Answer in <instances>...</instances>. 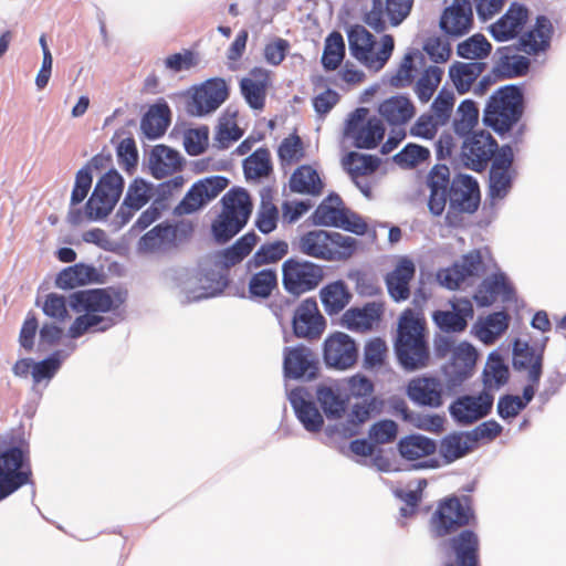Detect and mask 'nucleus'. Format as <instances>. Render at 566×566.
<instances>
[{
    "label": "nucleus",
    "instance_id": "nucleus-47",
    "mask_svg": "<svg viewBox=\"0 0 566 566\" xmlns=\"http://www.w3.org/2000/svg\"><path fill=\"white\" fill-rule=\"evenodd\" d=\"M483 389L491 391L494 386L500 389L507 384L510 378V369L505 364L504 358L496 350H493L486 360L485 367L482 373Z\"/></svg>",
    "mask_w": 566,
    "mask_h": 566
},
{
    "label": "nucleus",
    "instance_id": "nucleus-30",
    "mask_svg": "<svg viewBox=\"0 0 566 566\" xmlns=\"http://www.w3.org/2000/svg\"><path fill=\"white\" fill-rule=\"evenodd\" d=\"M449 546L454 553L455 564L447 563L444 566H480V542L473 531L463 530L449 539Z\"/></svg>",
    "mask_w": 566,
    "mask_h": 566
},
{
    "label": "nucleus",
    "instance_id": "nucleus-43",
    "mask_svg": "<svg viewBox=\"0 0 566 566\" xmlns=\"http://www.w3.org/2000/svg\"><path fill=\"white\" fill-rule=\"evenodd\" d=\"M437 443L433 439L420 433H412L399 440L397 449L400 455L408 460L415 461L422 457H428L437 451Z\"/></svg>",
    "mask_w": 566,
    "mask_h": 566
},
{
    "label": "nucleus",
    "instance_id": "nucleus-53",
    "mask_svg": "<svg viewBox=\"0 0 566 566\" xmlns=\"http://www.w3.org/2000/svg\"><path fill=\"white\" fill-rule=\"evenodd\" d=\"M272 170L271 155L268 148L260 147L243 160V172L248 180L269 177Z\"/></svg>",
    "mask_w": 566,
    "mask_h": 566
},
{
    "label": "nucleus",
    "instance_id": "nucleus-44",
    "mask_svg": "<svg viewBox=\"0 0 566 566\" xmlns=\"http://www.w3.org/2000/svg\"><path fill=\"white\" fill-rule=\"evenodd\" d=\"M290 190L294 193L318 196L324 185L317 171L308 165L300 166L290 178Z\"/></svg>",
    "mask_w": 566,
    "mask_h": 566
},
{
    "label": "nucleus",
    "instance_id": "nucleus-13",
    "mask_svg": "<svg viewBox=\"0 0 566 566\" xmlns=\"http://www.w3.org/2000/svg\"><path fill=\"white\" fill-rule=\"evenodd\" d=\"M494 395L483 389L478 395H462L449 406V413L459 426H470L486 418L493 408Z\"/></svg>",
    "mask_w": 566,
    "mask_h": 566
},
{
    "label": "nucleus",
    "instance_id": "nucleus-52",
    "mask_svg": "<svg viewBox=\"0 0 566 566\" xmlns=\"http://www.w3.org/2000/svg\"><path fill=\"white\" fill-rule=\"evenodd\" d=\"M510 323V315L504 312H493L482 322L474 324L476 336L484 343L493 342L497 336L502 335Z\"/></svg>",
    "mask_w": 566,
    "mask_h": 566
},
{
    "label": "nucleus",
    "instance_id": "nucleus-59",
    "mask_svg": "<svg viewBox=\"0 0 566 566\" xmlns=\"http://www.w3.org/2000/svg\"><path fill=\"white\" fill-rule=\"evenodd\" d=\"M491 51L492 44L486 38H467L457 48L458 55L465 60L485 59Z\"/></svg>",
    "mask_w": 566,
    "mask_h": 566
},
{
    "label": "nucleus",
    "instance_id": "nucleus-21",
    "mask_svg": "<svg viewBox=\"0 0 566 566\" xmlns=\"http://www.w3.org/2000/svg\"><path fill=\"white\" fill-rule=\"evenodd\" d=\"M497 296H501L503 302H511L515 298V290L510 283L504 272L493 273L479 284L473 295V300L480 307L491 306Z\"/></svg>",
    "mask_w": 566,
    "mask_h": 566
},
{
    "label": "nucleus",
    "instance_id": "nucleus-4",
    "mask_svg": "<svg viewBox=\"0 0 566 566\" xmlns=\"http://www.w3.org/2000/svg\"><path fill=\"white\" fill-rule=\"evenodd\" d=\"M221 212L211 223V235L217 244L230 242L247 226L253 209L249 192L241 187L231 188L221 198Z\"/></svg>",
    "mask_w": 566,
    "mask_h": 566
},
{
    "label": "nucleus",
    "instance_id": "nucleus-27",
    "mask_svg": "<svg viewBox=\"0 0 566 566\" xmlns=\"http://www.w3.org/2000/svg\"><path fill=\"white\" fill-rule=\"evenodd\" d=\"M270 86L269 71L263 67H253L248 77L240 81V92L245 103L252 109H263L266 91Z\"/></svg>",
    "mask_w": 566,
    "mask_h": 566
},
{
    "label": "nucleus",
    "instance_id": "nucleus-14",
    "mask_svg": "<svg viewBox=\"0 0 566 566\" xmlns=\"http://www.w3.org/2000/svg\"><path fill=\"white\" fill-rule=\"evenodd\" d=\"M228 185L229 179L219 175L196 181L175 207L174 213L176 216H184L197 212L223 191Z\"/></svg>",
    "mask_w": 566,
    "mask_h": 566
},
{
    "label": "nucleus",
    "instance_id": "nucleus-34",
    "mask_svg": "<svg viewBox=\"0 0 566 566\" xmlns=\"http://www.w3.org/2000/svg\"><path fill=\"white\" fill-rule=\"evenodd\" d=\"M379 115L391 126H400L408 123L416 113V108L406 95H395L378 106Z\"/></svg>",
    "mask_w": 566,
    "mask_h": 566
},
{
    "label": "nucleus",
    "instance_id": "nucleus-60",
    "mask_svg": "<svg viewBox=\"0 0 566 566\" xmlns=\"http://www.w3.org/2000/svg\"><path fill=\"white\" fill-rule=\"evenodd\" d=\"M138 251L143 253L155 252L170 247L167 230L163 222L155 226L138 240Z\"/></svg>",
    "mask_w": 566,
    "mask_h": 566
},
{
    "label": "nucleus",
    "instance_id": "nucleus-3",
    "mask_svg": "<svg viewBox=\"0 0 566 566\" xmlns=\"http://www.w3.org/2000/svg\"><path fill=\"white\" fill-rule=\"evenodd\" d=\"M524 112L523 86L506 84L489 96L483 109L482 122L500 137H504L520 124Z\"/></svg>",
    "mask_w": 566,
    "mask_h": 566
},
{
    "label": "nucleus",
    "instance_id": "nucleus-56",
    "mask_svg": "<svg viewBox=\"0 0 566 566\" xmlns=\"http://www.w3.org/2000/svg\"><path fill=\"white\" fill-rule=\"evenodd\" d=\"M358 241L349 235L329 231L328 247H331V261H346L357 250Z\"/></svg>",
    "mask_w": 566,
    "mask_h": 566
},
{
    "label": "nucleus",
    "instance_id": "nucleus-45",
    "mask_svg": "<svg viewBox=\"0 0 566 566\" xmlns=\"http://www.w3.org/2000/svg\"><path fill=\"white\" fill-rule=\"evenodd\" d=\"M321 301L328 315L342 312L352 298V294L342 280L325 285L319 292Z\"/></svg>",
    "mask_w": 566,
    "mask_h": 566
},
{
    "label": "nucleus",
    "instance_id": "nucleus-36",
    "mask_svg": "<svg viewBox=\"0 0 566 566\" xmlns=\"http://www.w3.org/2000/svg\"><path fill=\"white\" fill-rule=\"evenodd\" d=\"M382 306L376 302H368L363 307H350L342 317V324L349 331H361L373 326L380 319Z\"/></svg>",
    "mask_w": 566,
    "mask_h": 566
},
{
    "label": "nucleus",
    "instance_id": "nucleus-8",
    "mask_svg": "<svg viewBox=\"0 0 566 566\" xmlns=\"http://www.w3.org/2000/svg\"><path fill=\"white\" fill-rule=\"evenodd\" d=\"M124 178L116 169H109L96 182L85 203V216L91 221L105 219L117 205L123 190Z\"/></svg>",
    "mask_w": 566,
    "mask_h": 566
},
{
    "label": "nucleus",
    "instance_id": "nucleus-20",
    "mask_svg": "<svg viewBox=\"0 0 566 566\" xmlns=\"http://www.w3.org/2000/svg\"><path fill=\"white\" fill-rule=\"evenodd\" d=\"M451 182L450 169L444 164L434 165L428 172L426 179L430 190L428 209L432 216L440 217L444 212Z\"/></svg>",
    "mask_w": 566,
    "mask_h": 566
},
{
    "label": "nucleus",
    "instance_id": "nucleus-11",
    "mask_svg": "<svg viewBox=\"0 0 566 566\" xmlns=\"http://www.w3.org/2000/svg\"><path fill=\"white\" fill-rule=\"evenodd\" d=\"M514 151L510 144L501 146L494 156L489 170L488 197L493 207L496 201L503 200L512 190L517 171L513 166Z\"/></svg>",
    "mask_w": 566,
    "mask_h": 566
},
{
    "label": "nucleus",
    "instance_id": "nucleus-38",
    "mask_svg": "<svg viewBox=\"0 0 566 566\" xmlns=\"http://www.w3.org/2000/svg\"><path fill=\"white\" fill-rule=\"evenodd\" d=\"M342 205L343 200L337 193H329L310 217L312 224L338 228L347 209L340 208Z\"/></svg>",
    "mask_w": 566,
    "mask_h": 566
},
{
    "label": "nucleus",
    "instance_id": "nucleus-55",
    "mask_svg": "<svg viewBox=\"0 0 566 566\" xmlns=\"http://www.w3.org/2000/svg\"><path fill=\"white\" fill-rule=\"evenodd\" d=\"M343 166L352 178L355 179L358 176L375 172L380 166V159L375 155L360 154L353 150L344 157Z\"/></svg>",
    "mask_w": 566,
    "mask_h": 566
},
{
    "label": "nucleus",
    "instance_id": "nucleus-9",
    "mask_svg": "<svg viewBox=\"0 0 566 566\" xmlns=\"http://www.w3.org/2000/svg\"><path fill=\"white\" fill-rule=\"evenodd\" d=\"M368 108L357 107L346 119L344 134L353 139V146L358 149L376 148L385 136V125L376 116H368Z\"/></svg>",
    "mask_w": 566,
    "mask_h": 566
},
{
    "label": "nucleus",
    "instance_id": "nucleus-51",
    "mask_svg": "<svg viewBox=\"0 0 566 566\" xmlns=\"http://www.w3.org/2000/svg\"><path fill=\"white\" fill-rule=\"evenodd\" d=\"M279 277L274 269H262L253 273L248 283V291L252 300H266L277 289Z\"/></svg>",
    "mask_w": 566,
    "mask_h": 566
},
{
    "label": "nucleus",
    "instance_id": "nucleus-17",
    "mask_svg": "<svg viewBox=\"0 0 566 566\" xmlns=\"http://www.w3.org/2000/svg\"><path fill=\"white\" fill-rule=\"evenodd\" d=\"M485 272L482 253L472 250L463 254L450 268L440 270L437 274L440 284L449 290H457L469 277H479Z\"/></svg>",
    "mask_w": 566,
    "mask_h": 566
},
{
    "label": "nucleus",
    "instance_id": "nucleus-49",
    "mask_svg": "<svg viewBox=\"0 0 566 566\" xmlns=\"http://www.w3.org/2000/svg\"><path fill=\"white\" fill-rule=\"evenodd\" d=\"M375 402L376 399L371 398L368 401L365 400L364 402L353 405L347 417V424L342 423L340 429H338L337 426L327 427L326 432L331 434L338 432L348 437L357 434V428L370 418V413L375 409Z\"/></svg>",
    "mask_w": 566,
    "mask_h": 566
},
{
    "label": "nucleus",
    "instance_id": "nucleus-16",
    "mask_svg": "<svg viewBox=\"0 0 566 566\" xmlns=\"http://www.w3.org/2000/svg\"><path fill=\"white\" fill-rule=\"evenodd\" d=\"M283 374L286 379L304 381L316 379L319 374L317 355L302 344L284 347Z\"/></svg>",
    "mask_w": 566,
    "mask_h": 566
},
{
    "label": "nucleus",
    "instance_id": "nucleus-12",
    "mask_svg": "<svg viewBox=\"0 0 566 566\" xmlns=\"http://www.w3.org/2000/svg\"><path fill=\"white\" fill-rule=\"evenodd\" d=\"M358 345L346 333L334 332L323 342L322 356L327 369L344 371L354 367L358 359Z\"/></svg>",
    "mask_w": 566,
    "mask_h": 566
},
{
    "label": "nucleus",
    "instance_id": "nucleus-6",
    "mask_svg": "<svg viewBox=\"0 0 566 566\" xmlns=\"http://www.w3.org/2000/svg\"><path fill=\"white\" fill-rule=\"evenodd\" d=\"M481 195L478 180L465 174L453 177L449 192V208L444 217L448 227L458 228L463 222L462 214L474 213L480 206Z\"/></svg>",
    "mask_w": 566,
    "mask_h": 566
},
{
    "label": "nucleus",
    "instance_id": "nucleus-40",
    "mask_svg": "<svg viewBox=\"0 0 566 566\" xmlns=\"http://www.w3.org/2000/svg\"><path fill=\"white\" fill-rule=\"evenodd\" d=\"M472 441L468 440L467 431H454L444 436L439 444V454L446 464L464 458L474 449Z\"/></svg>",
    "mask_w": 566,
    "mask_h": 566
},
{
    "label": "nucleus",
    "instance_id": "nucleus-1",
    "mask_svg": "<svg viewBox=\"0 0 566 566\" xmlns=\"http://www.w3.org/2000/svg\"><path fill=\"white\" fill-rule=\"evenodd\" d=\"M24 485H34L30 442L23 427L0 436V502Z\"/></svg>",
    "mask_w": 566,
    "mask_h": 566
},
{
    "label": "nucleus",
    "instance_id": "nucleus-22",
    "mask_svg": "<svg viewBox=\"0 0 566 566\" xmlns=\"http://www.w3.org/2000/svg\"><path fill=\"white\" fill-rule=\"evenodd\" d=\"M409 399L418 406L439 408L443 403V386L437 377L412 378L406 388Z\"/></svg>",
    "mask_w": 566,
    "mask_h": 566
},
{
    "label": "nucleus",
    "instance_id": "nucleus-23",
    "mask_svg": "<svg viewBox=\"0 0 566 566\" xmlns=\"http://www.w3.org/2000/svg\"><path fill=\"white\" fill-rule=\"evenodd\" d=\"M544 349L537 350L527 342L516 338L513 342V368L517 371L527 370L530 382H539L543 375Z\"/></svg>",
    "mask_w": 566,
    "mask_h": 566
},
{
    "label": "nucleus",
    "instance_id": "nucleus-57",
    "mask_svg": "<svg viewBox=\"0 0 566 566\" xmlns=\"http://www.w3.org/2000/svg\"><path fill=\"white\" fill-rule=\"evenodd\" d=\"M443 71L438 66H429L416 83L415 92L421 103H427L434 94Z\"/></svg>",
    "mask_w": 566,
    "mask_h": 566
},
{
    "label": "nucleus",
    "instance_id": "nucleus-39",
    "mask_svg": "<svg viewBox=\"0 0 566 566\" xmlns=\"http://www.w3.org/2000/svg\"><path fill=\"white\" fill-rule=\"evenodd\" d=\"M484 62H454L449 67V77L460 95L468 93L476 78L484 72Z\"/></svg>",
    "mask_w": 566,
    "mask_h": 566
},
{
    "label": "nucleus",
    "instance_id": "nucleus-5",
    "mask_svg": "<svg viewBox=\"0 0 566 566\" xmlns=\"http://www.w3.org/2000/svg\"><path fill=\"white\" fill-rule=\"evenodd\" d=\"M324 277L323 265L297 256L285 259L281 265L283 291L293 300L315 291Z\"/></svg>",
    "mask_w": 566,
    "mask_h": 566
},
{
    "label": "nucleus",
    "instance_id": "nucleus-29",
    "mask_svg": "<svg viewBox=\"0 0 566 566\" xmlns=\"http://www.w3.org/2000/svg\"><path fill=\"white\" fill-rule=\"evenodd\" d=\"M476 357L478 353L470 343L462 342L454 348L450 364L444 367V374L453 386L460 385L471 376Z\"/></svg>",
    "mask_w": 566,
    "mask_h": 566
},
{
    "label": "nucleus",
    "instance_id": "nucleus-63",
    "mask_svg": "<svg viewBox=\"0 0 566 566\" xmlns=\"http://www.w3.org/2000/svg\"><path fill=\"white\" fill-rule=\"evenodd\" d=\"M209 129L207 126H200L189 129L184 136L185 150L189 156H199L208 147Z\"/></svg>",
    "mask_w": 566,
    "mask_h": 566
},
{
    "label": "nucleus",
    "instance_id": "nucleus-42",
    "mask_svg": "<svg viewBox=\"0 0 566 566\" xmlns=\"http://www.w3.org/2000/svg\"><path fill=\"white\" fill-rule=\"evenodd\" d=\"M76 349V344L70 343L67 350L57 349L40 361H34L31 376L34 384L50 381L60 370L62 363Z\"/></svg>",
    "mask_w": 566,
    "mask_h": 566
},
{
    "label": "nucleus",
    "instance_id": "nucleus-10",
    "mask_svg": "<svg viewBox=\"0 0 566 566\" xmlns=\"http://www.w3.org/2000/svg\"><path fill=\"white\" fill-rule=\"evenodd\" d=\"M460 137L463 139L460 153L461 161L464 167L476 172L485 170L501 148L492 134L485 129Z\"/></svg>",
    "mask_w": 566,
    "mask_h": 566
},
{
    "label": "nucleus",
    "instance_id": "nucleus-50",
    "mask_svg": "<svg viewBox=\"0 0 566 566\" xmlns=\"http://www.w3.org/2000/svg\"><path fill=\"white\" fill-rule=\"evenodd\" d=\"M316 399L327 419L342 418L347 407V399L331 386L319 385L316 388Z\"/></svg>",
    "mask_w": 566,
    "mask_h": 566
},
{
    "label": "nucleus",
    "instance_id": "nucleus-32",
    "mask_svg": "<svg viewBox=\"0 0 566 566\" xmlns=\"http://www.w3.org/2000/svg\"><path fill=\"white\" fill-rule=\"evenodd\" d=\"M98 282L99 273L95 266L85 263H76L61 270L55 276L54 285L56 289L67 291Z\"/></svg>",
    "mask_w": 566,
    "mask_h": 566
},
{
    "label": "nucleus",
    "instance_id": "nucleus-54",
    "mask_svg": "<svg viewBox=\"0 0 566 566\" xmlns=\"http://www.w3.org/2000/svg\"><path fill=\"white\" fill-rule=\"evenodd\" d=\"M479 115L478 104L470 98L463 99L457 108V117L452 123L454 133L462 136L474 132L473 128L479 123Z\"/></svg>",
    "mask_w": 566,
    "mask_h": 566
},
{
    "label": "nucleus",
    "instance_id": "nucleus-48",
    "mask_svg": "<svg viewBox=\"0 0 566 566\" xmlns=\"http://www.w3.org/2000/svg\"><path fill=\"white\" fill-rule=\"evenodd\" d=\"M116 324L113 317L102 316L99 314H86L77 316L67 329V336L77 339L87 332H106Z\"/></svg>",
    "mask_w": 566,
    "mask_h": 566
},
{
    "label": "nucleus",
    "instance_id": "nucleus-33",
    "mask_svg": "<svg viewBox=\"0 0 566 566\" xmlns=\"http://www.w3.org/2000/svg\"><path fill=\"white\" fill-rule=\"evenodd\" d=\"M200 283L196 287H181V292L185 294L182 303L198 302L221 294L228 285V277L227 274L220 272L207 271L200 279Z\"/></svg>",
    "mask_w": 566,
    "mask_h": 566
},
{
    "label": "nucleus",
    "instance_id": "nucleus-25",
    "mask_svg": "<svg viewBox=\"0 0 566 566\" xmlns=\"http://www.w3.org/2000/svg\"><path fill=\"white\" fill-rule=\"evenodd\" d=\"M473 13L470 0H454L440 18V28L446 35H464L471 29Z\"/></svg>",
    "mask_w": 566,
    "mask_h": 566
},
{
    "label": "nucleus",
    "instance_id": "nucleus-62",
    "mask_svg": "<svg viewBox=\"0 0 566 566\" xmlns=\"http://www.w3.org/2000/svg\"><path fill=\"white\" fill-rule=\"evenodd\" d=\"M151 184L143 178H135L128 186L125 195V206L142 209L151 198Z\"/></svg>",
    "mask_w": 566,
    "mask_h": 566
},
{
    "label": "nucleus",
    "instance_id": "nucleus-26",
    "mask_svg": "<svg viewBox=\"0 0 566 566\" xmlns=\"http://www.w3.org/2000/svg\"><path fill=\"white\" fill-rule=\"evenodd\" d=\"M513 46L499 48L492 74L499 80H509L525 76L531 66L528 57L516 54Z\"/></svg>",
    "mask_w": 566,
    "mask_h": 566
},
{
    "label": "nucleus",
    "instance_id": "nucleus-61",
    "mask_svg": "<svg viewBox=\"0 0 566 566\" xmlns=\"http://www.w3.org/2000/svg\"><path fill=\"white\" fill-rule=\"evenodd\" d=\"M345 56L344 38H325L322 65L326 71H335Z\"/></svg>",
    "mask_w": 566,
    "mask_h": 566
},
{
    "label": "nucleus",
    "instance_id": "nucleus-2",
    "mask_svg": "<svg viewBox=\"0 0 566 566\" xmlns=\"http://www.w3.org/2000/svg\"><path fill=\"white\" fill-rule=\"evenodd\" d=\"M394 350L398 364L406 371H416L429 364L426 322L411 308L405 310L399 317Z\"/></svg>",
    "mask_w": 566,
    "mask_h": 566
},
{
    "label": "nucleus",
    "instance_id": "nucleus-64",
    "mask_svg": "<svg viewBox=\"0 0 566 566\" xmlns=\"http://www.w3.org/2000/svg\"><path fill=\"white\" fill-rule=\"evenodd\" d=\"M451 38H426L422 50L433 63H444L449 60L452 49Z\"/></svg>",
    "mask_w": 566,
    "mask_h": 566
},
{
    "label": "nucleus",
    "instance_id": "nucleus-15",
    "mask_svg": "<svg viewBox=\"0 0 566 566\" xmlns=\"http://www.w3.org/2000/svg\"><path fill=\"white\" fill-rule=\"evenodd\" d=\"M350 54L366 67L381 70L395 49V38H347Z\"/></svg>",
    "mask_w": 566,
    "mask_h": 566
},
{
    "label": "nucleus",
    "instance_id": "nucleus-28",
    "mask_svg": "<svg viewBox=\"0 0 566 566\" xmlns=\"http://www.w3.org/2000/svg\"><path fill=\"white\" fill-rule=\"evenodd\" d=\"M306 390L296 387L289 392V400L294 409L297 420L308 432H318L323 428L324 419L314 401L305 398Z\"/></svg>",
    "mask_w": 566,
    "mask_h": 566
},
{
    "label": "nucleus",
    "instance_id": "nucleus-18",
    "mask_svg": "<svg viewBox=\"0 0 566 566\" xmlns=\"http://www.w3.org/2000/svg\"><path fill=\"white\" fill-rule=\"evenodd\" d=\"M326 327L314 297L303 300L295 308L292 317L293 333L298 338H319Z\"/></svg>",
    "mask_w": 566,
    "mask_h": 566
},
{
    "label": "nucleus",
    "instance_id": "nucleus-19",
    "mask_svg": "<svg viewBox=\"0 0 566 566\" xmlns=\"http://www.w3.org/2000/svg\"><path fill=\"white\" fill-rule=\"evenodd\" d=\"M69 306L75 313L98 314L115 311L107 289L77 290L69 295Z\"/></svg>",
    "mask_w": 566,
    "mask_h": 566
},
{
    "label": "nucleus",
    "instance_id": "nucleus-58",
    "mask_svg": "<svg viewBox=\"0 0 566 566\" xmlns=\"http://www.w3.org/2000/svg\"><path fill=\"white\" fill-rule=\"evenodd\" d=\"M430 157V150L421 145L408 143L394 156V161L407 169H412Z\"/></svg>",
    "mask_w": 566,
    "mask_h": 566
},
{
    "label": "nucleus",
    "instance_id": "nucleus-35",
    "mask_svg": "<svg viewBox=\"0 0 566 566\" xmlns=\"http://www.w3.org/2000/svg\"><path fill=\"white\" fill-rule=\"evenodd\" d=\"M170 116L171 112L166 102L151 105L140 120V129L146 138L155 140L161 137L170 124Z\"/></svg>",
    "mask_w": 566,
    "mask_h": 566
},
{
    "label": "nucleus",
    "instance_id": "nucleus-7",
    "mask_svg": "<svg viewBox=\"0 0 566 566\" xmlns=\"http://www.w3.org/2000/svg\"><path fill=\"white\" fill-rule=\"evenodd\" d=\"M471 502V497L467 495H452L442 500L430 518L432 536L444 537L470 525L475 518Z\"/></svg>",
    "mask_w": 566,
    "mask_h": 566
},
{
    "label": "nucleus",
    "instance_id": "nucleus-37",
    "mask_svg": "<svg viewBox=\"0 0 566 566\" xmlns=\"http://www.w3.org/2000/svg\"><path fill=\"white\" fill-rule=\"evenodd\" d=\"M528 19V10L520 3H512L495 23L489 27L491 35H520Z\"/></svg>",
    "mask_w": 566,
    "mask_h": 566
},
{
    "label": "nucleus",
    "instance_id": "nucleus-24",
    "mask_svg": "<svg viewBox=\"0 0 566 566\" xmlns=\"http://www.w3.org/2000/svg\"><path fill=\"white\" fill-rule=\"evenodd\" d=\"M416 265L407 256L398 260L392 271L385 276V284L389 296L397 303L403 302L410 296V282L415 277Z\"/></svg>",
    "mask_w": 566,
    "mask_h": 566
},
{
    "label": "nucleus",
    "instance_id": "nucleus-41",
    "mask_svg": "<svg viewBox=\"0 0 566 566\" xmlns=\"http://www.w3.org/2000/svg\"><path fill=\"white\" fill-rule=\"evenodd\" d=\"M329 231L312 230L302 234L298 239L297 250L304 255L331 261V247H328Z\"/></svg>",
    "mask_w": 566,
    "mask_h": 566
},
{
    "label": "nucleus",
    "instance_id": "nucleus-46",
    "mask_svg": "<svg viewBox=\"0 0 566 566\" xmlns=\"http://www.w3.org/2000/svg\"><path fill=\"white\" fill-rule=\"evenodd\" d=\"M289 253V244L284 240L263 243L247 262V270L252 271L263 265L275 264Z\"/></svg>",
    "mask_w": 566,
    "mask_h": 566
},
{
    "label": "nucleus",
    "instance_id": "nucleus-31",
    "mask_svg": "<svg viewBox=\"0 0 566 566\" xmlns=\"http://www.w3.org/2000/svg\"><path fill=\"white\" fill-rule=\"evenodd\" d=\"M184 167V158L180 153L166 145H157L149 156L150 174L156 179L180 171Z\"/></svg>",
    "mask_w": 566,
    "mask_h": 566
}]
</instances>
